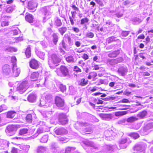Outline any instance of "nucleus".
<instances>
[{"mask_svg": "<svg viewBox=\"0 0 153 153\" xmlns=\"http://www.w3.org/2000/svg\"><path fill=\"white\" fill-rule=\"evenodd\" d=\"M60 61V59L56 55L53 54L49 58L48 64L50 68H53Z\"/></svg>", "mask_w": 153, "mask_h": 153, "instance_id": "1", "label": "nucleus"}, {"mask_svg": "<svg viewBox=\"0 0 153 153\" xmlns=\"http://www.w3.org/2000/svg\"><path fill=\"white\" fill-rule=\"evenodd\" d=\"M29 88L28 83L27 81H24L20 84L16 88L17 91L20 94L24 93Z\"/></svg>", "mask_w": 153, "mask_h": 153, "instance_id": "2", "label": "nucleus"}, {"mask_svg": "<svg viewBox=\"0 0 153 153\" xmlns=\"http://www.w3.org/2000/svg\"><path fill=\"white\" fill-rule=\"evenodd\" d=\"M131 143V141L128 138H122L119 141V146L121 149H125Z\"/></svg>", "mask_w": 153, "mask_h": 153, "instance_id": "3", "label": "nucleus"}, {"mask_svg": "<svg viewBox=\"0 0 153 153\" xmlns=\"http://www.w3.org/2000/svg\"><path fill=\"white\" fill-rule=\"evenodd\" d=\"M105 139L107 140H111L117 135L116 131H114L112 130H107L104 133Z\"/></svg>", "mask_w": 153, "mask_h": 153, "instance_id": "4", "label": "nucleus"}, {"mask_svg": "<svg viewBox=\"0 0 153 153\" xmlns=\"http://www.w3.org/2000/svg\"><path fill=\"white\" fill-rule=\"evenodd\" d=\"M41 11L45 16L44 19L50 18L52 13L51 11V9L49 6H45L42 8Z\"/></svg>", "mask_w": 153, "mask_h": 153, "instance_id": "5", "label": "nucleus"}, {"mask_svg": "<svg viewBox=\"0 0 153 153\" xmlns=\"http://www.w3.org/2000/svg\"><path fill=\"white\" fill-rule=\"evenodd\" d=\"M153 128V122H151L147 124L141 131L142 135L148 134L149 132V130Z\"/></svg>", "mask_w": 153, "mask_h": 153, "instance_id": "6", "label": "nucleus"}, {"mask_svg": "<svg viewBox=\"0 0 153 153\" xmlns=\"http://www.w3.org/2000/svg\"><path fill=\"white\" fill-rule=\"evenodd\" d=\"M17 129L16 126L10 125L7 127L6 131L8 135L11 136L15 133Z\"/></svg>", "mask_w": 153, "mask_h": 153, "instance_id": "7", "label": "nucleus"}, {"mask_svg": "<svg viewBox=\"0 0 153 153\" xmlns=\"http://www.w3.org/2000/svg\"><path fill=\"white\" fill-rule=\"evenodd\" d=\"M59 123L62 125L66 124L68 122V120L66 115L62 113L59 115Z\"/></svg>", "mask_w": 153, "mask_h": 153, "instance_id": "8", "label": "nucleus"}, {"mask_svg": "<svg viewBox=\"0 0 153 153\" xmlns=\"http://www.w3.org/2000/svg\"><path fill=\"white\" fill-rule=\"evenodd\" d=\"M123 60V59L122 58H117L114 59H108L107 61V63L108 65L113 66L122 62Z\"/></svg>", "mask_w": 153, "mask_h": 153, "instance_id": "9", "label": "nucleus"}, {"mask_svg": "<svg viewBox=\"0 0 153 153\" xmlns=\"http://www.w3.org/2000/svg\"><path fill=\"white\" fill-rule=\"evenodd\" d=\"M37 4L35 2L30 1L28 3V8L31 12H34L36 10Z\"/></svg>", "mask_w": 153, "mask_h": 153, "instance_id": "10", "label": "nucleus"}, {"mask_svg": "<svg viewBox=\"0 0 153 153\" xmlns=\"http://www.w3.org/2000/svg\"><path fill=\"white\" fill-rule=\"evenodd\" d=\"M55 102L56 105L59 107H62L64 105V100L59 97H56Z\"/></svg>", "mask_w": 153, "mask_h": 153, "instance_id": "11", "label": "nucleus"}, {"mask_svg": "<svg viewBox=\"0 0 153 153\" xmlns=\"http://www.w3.org/2000/svg\"><path fill=\"white\" fill-rule=\"evenodd\" d=\"M54 131L55 133L57 135L66 134L68 133V131L62 128H56L54 129Z\"/></svg>", "mask_w": 153, "mask_h": 153, "instance_id": "12", "label": "nucleus"}, {"mask_svg": "<svg viewBox=\"0 0 153 153\" xmlns=\"http://www.w3.org/2000/svg\"><path fill=\"white\" fill-rule=\"evenodd\" d=\"M12 71L13 75L15 77L18 76L20 73V69L19 68H18L17 65L15 64L13 66Z\"/></svg>", "mask_w": 153, "mask_h": 153, "instance_id": "13", "label": "nucleus"}, {"mask_svg": "<svg viewBox=\"0 0 153 153\" xmlns=\"http://www.w3.org/2000/svg\"><path fill=\"white\" fill-rule=\"evenodd\" d=\"M30 66L33 69H37L39 67V64L37 61L33 59L30 62Z\"/></svg>", "mask_w": 153, "mask_h": 153, "instance_id": "14", "label": "nucleus"}, {"mask_svg": "<svg viewBox=\"0 0 153 153\" xmlns=\"http://www.w3.org/2000/svg\"><path fill=\"white\" fill-rule=\"evenodd\" d=\"M117 146L116 145H106L105 147V150L109 152L114 151L117 149Z\"/></svg>", "mask_w": 153, "mask_h": 153, "instance_id": "15", "label": "nucleus"}, {"mask_svg": "<svg viewBox=\"0 0 153 153\" xmlns=\"http://www.w3.org/2000/svg\"><path fill=\"white\" fill-rule=\"evenodd\" d=\"M127 69L126 67H121L118 70V72L121 75L124 76L127 72Z\"/></svg>", "mask_w": 153, "mask_h": 153, "instance_id": "16", "label": "nucleus"}, {"mask_svg": "<svg viewBox=\"0 0 153 153\" xmlns=\"http://www.w3.org/2000/svg\"><path fill=\"white\" fill-rule=\"evenodd\" d=\"M60 70L64 76H66L69 75V72L67 68L64 66H62L60 68Z\"/></svg>", "mask_w": 153, "mask_h": 153, "instance_id": "17", "label": "nucleus"}, {"mask_svg": "<svg viewBox=\"0 0 153 153\" xmlns=\"http://www.w3.org/2000/svg\"><path fill=\"white\" fill-rule=\"evenodd\" d=\"M147 111L146 110H143L140 112L137 115L138 120L144 118L147 116Z\"/></svg>", "mask_w": 153, "mask_h": 153, "instance_id": "18", "label": "nucleus"}, {"mask_svg": "<svg viewBox=\"0 0 153 153\" xmlns=\"http://www.w3.org/2000/svg\"><path fill=\"white\" fill-rule=\"evenodd\" d=\"M2 72L4 74L7 75L9 74L11 70L9 65H5L3 67Z\"/></svg>", "mask_w": 153, "mask_h": 153, "instance_id": "19", "label": "nucleus"}, {"mask_svg": "<svg viewBox=\"0 0 153 153\" xmlns=\"http://www.w3.org/2000/svg\"><path fill=\"white\" fill-rule=\"evenodd\" d=\"M36 96L34 94H30L27 97L28 101L31 102H35L36 100Z\"/></svg>", "mask_w": 153, "mask_h": 153, "instance_id": "20", "label": "nucleus"}, {"mask_svg": "<svg viewBox=\"0 0 153 153\" xmlns=\"http://www.w3.org/2000/svg\"><path fill=\"white\" fill-rule=\"evenodd\" d=\"M133 150L134 152H141L143 150V146L141 145L137 144L134 146Z\"/></svg>", "mask_w": 153, "mask_h": 153, "instance_id": "21", "label": "nucleus"}, {"mask_svg": "<svg viewBox=\"0 0 153 153\" xmlns=\"http://www.w3.org/2000/svg\"><path fill=\"white\" fill-rule=\"evenodd\" d=\"M120 53L119 50H117L112 52H110L108 54V56L110 58H114L116 57Z\"/></svg>", "mask_w": 153, "mask_h": 153, "instance_id": "22", "label": "nucleus"}, {"mask_svg": "<svg viewBox=\"0 0 153 153\" xmlns=\"http://www.w3.org/2000/svg\"><path fill=\"white\" fill-rule=\"evenodd\" d=\"M92 132V128L91 127H86L82 129L81 133L83 134L91 133Z\"/></svg>", "mask_w": 153, "mask_h": 153, "instance_id": "23", "label": "nucleus"}, {"mask_svg": "<svg viewBox=\"0 0 153 153\" xmlns=\"http://www.w3.org/2000/svg\"><path fill=\"white\" fill-rule=\"evenodd\" d=\"M84 144L86 145L93 148L94 149L97 148V147L92 142L89 141H86L84 142Z\"/></svg>", "mask_w": 153, "mask_h": 153, "instance_id": "24", "label": "nucleus"}, {"mask_svg": "<svg viewBox=\"0 0 153 153\" xmlns=\"http://www.w3.org/2000/svg\"><path fill=\"white\" fill-rule=\"evenodd\" d=\"M25 19L27 22L30 23H31L33 22V17L32 15L30 14H27L25 16Z\"/></svg>", "mask_w": 153, "mask_h": 153, "instance_id": "25", "label": "nucleus"}, {"mask_svg": "<svg viewBox=\"0 0 153 153\" xmlns=\"http://www.w3.org/2000/svg\"><path fill=\"white\" fill-rule=\"evenodd\" d=\"M100 117L103 120H108L110 118V115L108 114H99Z\"/></svg>", "mask_w": 153, "mask_h": 153, "instance_id": "26", "label": "nucleus"}, {"mask_svg": "<svg viewBox=\"0 0 153 153\" xmlns=\"http://www.w3.org/2000/svg\"><path fill=\"white\" fill-rule=\"evenodd\" d=\"M16 113L13 111L8 112L7 114V117L8 118H12L15 115Z\"/></svg>", "mask_w": 153, "mask_h": 153, "instance_id": "27", "label": "nucleus"}, {"mask_svg": "<svg viewBox=\"0 0 153 153\" xmlns=\"http://www.w3.org/2000/svg\"><path fill=\"white\" fill-rule=\"evenodd\" d=\"M46 149H47L45 147L39 146L38 147L37 149V152L39 153H43L46 151Z\"/></svg>", "mask_w": 153, "mask_h": 153, "instance_id": "28", "label": "nucleus"}, {"mask_svg": "<svg viewBox=\"0 0 153 153\" xmlns=\"http://www.w3.org/2000/svg\"><path fill=\"white\" fill-rule=\"evenodd\" d=\"M25 53L26 57L28 58H29L31 56L30 48V45L28 46L25 52Z\"/></svg>", "mask_w": 153, "mask_h": 153, "instance_id": "29", "label": "nucleus"}, {"mask_svg": "<svg viewBox=\"0 0 153 153\" xmlns=\"http://www.w3.org/2000/svg\"><path fill=\"white\" fill-rule=\"evenodd\" d=\"M88 81H85L84 79H82L80 80L78 82V85L81 86H83L86 85L88 83Z\"/></svg>", "mask_w": 153, "mask_h": 153, "instance_id": "30", "label": "nucleus"}, {"mask_svg": "<svg viewBox=\"0 0 153 153\" xmlns=\"http://www.w3.org/2000/svg\"><path fill=\"white\" fill-rule=\"evenodd\" d=\"M137 120L138 119L137 117L132 116L128 118L126 121L128 123H132Z\"/></svg>", "mask_w": 153, "mask_h": 153, "instance_id": "31", "label": "nucleus"}, {"mask_svg": "<svg viewBox=\"0 0 153 153\" xmlns=\"http://www.w3.org/2000/svg\"><path fill=\"white\" fill-rule=\"evenodd\" d=\"M67 30V28L66 27H62L59 28L58 29L59 32L60 33L61 35H63Z\"/></svg>", "mask_w": 153, "mask_h": 153, "instance_id": "32", "label": "nucleus"}, {"mask_svg": "<svg viewBox=\"0 0 153 153\" xmlns=\"http://www.w3.org/2000/svg\"><path fill=\"white\" fill-rule=\"evenodd\" d=\"M54 24L57 27H59L62 25V23L60 19L56 18L55 19Z\"/></svg>", "mask_w": 153, "mask_h": 153, "instance_id": "33", "label": "nucleus"}, {"mask_svg": "<svg viewBox=\"0 0 153 153\" xmlns=\"http://www.w3.org/2000/svg\"><path fill=\"white\" fill-rule=\"evenodd\" d=\"M39 76V74L38 72H34L32 73L30 78L31 79L37 78Z\"/></svg>", "mask_w": 153, "mask_h": 153, "instance_id": "34", "label": "nucleus"}, {"mask_svg": "<svg viewBox=\"0 0 153 153\" xmlns=\"http://www.w3.org/2000/svg\"><path fill=\"white\" fill-rule=\"evenodd\" d=\"M127 113V111H118L115 112V115L116 116H119L125 115Z\"/></svg>", "mask_w": 153, "mask_h": 153, "instance_id": "35", "label": "nucleus"}, {"mask_svg": "<svg viewBox=\"0 0 153 153\" xmlns=\"http://www.w3.org/2000/svg\"><path fill=\"white\" fill-rule=\"evenodd\" d=\"M4 51H6L8 52H16L17 49L13 48L10 47H7L4 48Z\"/></svg>", "mask_w": 153, "mask_h": 153, "instance_id": "36", "label": "nucleus"}, {"mask_svg": "<svg viewBox=\"0 0 153 153\" xmlns=\"http://www.w3.org/2000/svg\"><path fill=\"white\" fill-rule=\"evenodd\" d=\"M28 130L27 128H23L20 130L19 134L20 135H23L27 133Z\"/></svg>", "mask_w": 153, "mask_h": 153, "instance_id": "37", "label": "nucleus"}, {"mask_svg": "<svg viewBox=\"0 0 153 153\" xmlns=\"http://www.w3.org/2000/svg\"><path fill=\"white\" fill-rule=\"evenodd\" d=\"M37 56L43 60L45 59V54L44 53L41 51H38L37 53Z\"/></svg>", "mask_w": 153, "mask_h": 153, "instance_id": "38", "label": "nucleus"}, {"mask_svg": "<svg viewBox=\"0 0 153 153\" xmlns=\"http://www.w3.org/2000/svg\"><path fill=\"white\" fill-rule=\"evenodd\" d=\"M129 135L134 139H136L139 137V135L137 133H131Z\"/></svg>", "mask_w": 153, "mask_h": 153, "instance_id": "39", "label": "nucleus"}, {"mask_svg": "<svg viewBox=\"0 0 153 153\" xmlns=\"http://www.w3.org/2000/svg\"><path fill=\"white\" fill-rule=\"evenodd\" d=\"M26 121L29 123H31L32 121V116L30 114H27L26 117Z\"/></svg>", "mask_w": 153, "mask_h": 153, "instance_id": "40", "label": "nucleus"}, {"mask_svg": "<svg viewBox=\"0 0 153 153\" xmlns=\"http://www.w3.org/2000/svg\"><path fill=\"white\" fill-rule=\"evenodd\" d=\"M14 6H11L7 7L6 10L5 11L7 13H12L13 10L14 9Z\"/></svg>", "mask_w": 153, "mask_h": 153, "instance_id": "41", "label": "nucleus"}, {"mask_svg": "<svg viewBox=\"0 0 153 153\" xmlns=\"http://www.w3.org/2000/svg\"><path fill=\"white\" fill-rule=\"evenodd\" d=\"M66 61L68 62H74L73 57L71 56H69L66 58Z\"/></svg>", "mask_w": 153, "mask_h": 153, "instance_id": "42", "label": "nucleus"}, {"mask_svg": "<svg viewBox=\"0 0 153 153\" xmlns=\"http://www.w3.org/2000/svg\"><path fill=\"white\" fill-rule=\"evenodd\" d=\"M115 41V38L114 36L108 37L106 39V42L108 44L110 43Z\"/></svg>", "mask_w": 153, "mask_h": 153, "instance_id": "43", "label": "nucleus"}, {"mask_svg": "<svg viewBox=\"0 0 153 153\" xmlns=\"http://www.w3.org/2000/svg\"><path fill=\"white\" fill-rule=\"evenodd\" d=\"M89 21V20L87 18L82 19L81 20L80 24L81 25H85V23L88 22Z\"/></svg>", "mask_w": 153, "mask_h": 153, "instance_id": "44", "label": "nucleus"}, {"mask_svg": "<svg viewBox=\"0 0 153 153\" xmlns=\"http://www.w3.org/2000/svg\"><path fill=\"white\" fill-rule=\"evenodd\" d=\"M85 36L90 38H92L94 36V35L93 33L88 32L86 33Z\"/></svg>", "mask_w": 153, "mask_h": 153, "instance_id": "45", "label": "nucleus"}, {"mask_svg": "<svg viewBox=\"0 0 153 153\" xmlns=\"http://www.w3.org/2000/svg\"><path fill=\"white\" fill-rule=\"evenodd\" d=\"M48 140V136L47 135H45L43 136L40 140V141L42 143H46L47 142Z\"/></svg>", "mask_w": 153, "mask_h": 153, "instance_id": "46", "label": "nucleus"}, {"mask_svg": "<svg viewBox=\"0 0 153 153\" xmlns=\"http://www.w3.org/2000/svg\"><path fill=\"white\" fill-rule=\"evenodd\" d=\"M53 43L56 45L58 41V37L56 34L54 33L53 35Z\"/></svg>", "mask_w": 153, "mask_h": 153, "instance_id": "47", "label": "nucleus"}, {"mask_svg": "<svg viewBox=\"0 0 153 153\" xmlns=\"http://www.w3.org/2000/svg\"><path fill=\"white\" fill-rule=\"evenodd\" d=\"M75 148L74 147H67L65 149V152L66 153H70L71 150H74Z\"/></svg>", "mask_w": 153, "mask_h": 153, "instance_id": "48", "label": "nucleus"}, {"mask_svg": "<svg viewBox=\"0 0 153 153\" xmlns=\"http://www.w3.org/2000/svg\"><path fill=\"white\" fill-rule=\"evenodd\" d=\"M58 140L60 141H63L65 143L68 141L69 139L65 137H61L59 138Z\"/></svg>", "mask_w": 153, "mask_h": 153, "instance_id": "49", "label": "nucleus"}, {"mask_svg": "<svg viewBox=\"0 0 153 153\" xmlns=\"http://www.w3.org/2000/svg\"><path fill=\"white\" fill-rule=\"evenodd\" d=\"M59 88L62 92H64L66 91V87L65 85L61 84L59 85Z\"/></svg>", "mask_w": 153, "mask_h": 153, "instance_id": "50", "label": "nucleus"}, {"mask_svg": "<svg viewBox=\"0 0 153 153\" xmlns=\"http://www.w3.org/2000/svg\"><path fill=\"white\" fill-rule=\"evenodd\" d=\"M21 147L22 149L26 151H27L30 148V146L29 145H24L22 146Z\"/></svg>", "mask_w": 153, "mask_h": 153, "instance_id": "51", "label": "nucleus"}, {"mask_svg": "<svg viewBox=\"0 0 153 153\" xmlns=\"http://www.w3.org/2000/svg\"><path fill=\"white\" fill-rule=\"evenodd\" d=\"M9 25V22H8L3 21L1 22V26L2 27L7 26Z\"/></svg>", "mask_w": 153, "mask_h": 153, "instance_id": "52", "label": "nucleus"}, {"mask_svg": "<svg viewBox=\"0 0 153 153\" xmlns=\"http://www.w3.org/2000/svg\"><path fill=\"white\" fill-rule=\"evenodd\" d=\"M58 147L57 144L54 142H52L51 143V148L52 149H55Z\"/></svg>", "mask_w": 153, "mask_h": 153, "instance_id": "53", "label": "nucleus"}, {"mask_svg": "<svg viewBox=\"0 0 153 153\" xmlns=\"http://www.w3.org/2000/svg\"><path fill=\"white\" fill-rule=\"evenodd\" d=\"M11 62L13 63L12 65L13 66L14 64H15L16 65V57L15 56H12L11 57Z\"/></svg>", "mask_w": 153, "mask_h": 153, "instance_id": "54", "label": "nucleus"}, {"mask_svg": "<svg viewBox=\"0 0 153 153\" xmlns=\"http://www.w3.org/2000/svg\"><path fill=\"white\" fill-rule=\"evenodd\" d=\"M129 31H124L121 33V35L123 37H126L129 34Z\"/></svg>", "mask_w": 153, "mask_h": 153, "instance_id": "55", "label": "nucleus"}, {"mask_svg": "<svg viewBox=\"0 0 153 153\" xmlns=\"http://www.w3.org/2000/svg\"><path fill=\"white\" fill-rule=\"evenodd\" d=\"M43 132L44 130L41 127L38 128L36 131V133L38 134L37 135H38L39 134L42 133Z\"/></svg>", "mask_w": 153, "mask_h": 153, "instance_id": "56", "label": "nucleus"}, {"mask_svg": "<svg viewBox=\"0 0 153 153\" xmlns=\"http://www.w3.org/2000/svg\"><path fill=\"white\" fill-rule=\"evenodd\" d=\"M119 106V107H123L120 109L121 110L126 109L128 108L127 107H128V106L125 105H120Z\"/></svg>", "mask_w": 153, "mask_h": 153, "instance_id": "57", "label": "nucleus"}, {"mask_svg": "<svg viewBox=\"0 0 153 153\" xmlns=\"http://www.w3.org/2000/svg\"><path fill=\"white\" fill-rule=\"evenodd\" d=\"M134 21L136 22V23L134 24H137L141 22L142 21L139 18H136L134 19Z\"/></svg>", "mask_w": 153, "mask_h": 153, "instance_id": "58", "label": "nucleus"}, {"mask_svg": "<svg viewBox=\"0 0 153 153\" xmlns=\"http://www.w3.org/2000/svg\"><path fill=\"white\" fill-rule=\"evenodd\" d=\"M13 34L14 35H16L18 34L20 32L19 30L18 29H15L13 30Z\"/></svg>", "mask_w": 153, "mask_h": 153, "instance_id": "59", "label": "nucleus"}, {"mask_svg": "<svg viewBox=\"0 0 153 153\" xmlns=\"http://www.w3.org/2000/svg\"><path fill=\"white\" fill-rule=\"evenodd\" d=\"M74 71L76 72H81V70L77 66L74 67Z\"/></svg>", "mask_w": 153, "mask_h": 153, "instance_id": "60", "label": "nucleus"}, {"mask_svg": "<svg viewBox=\"0 0 153 153\" xmlns=\"http://www.w3.org/2000/svg\"><path fill=\"white\" fill-rule=\"evenodd\" d=\"M81 101V98H79L77 100L75 104H71V106H73L74 105H77L79 104Z\"/></svg>", "mask_w": 153, "mask_h": 153, "instance_id": "61", "label": "nucleus"}, {"mask_svg": "<svg viewBox=\"0 0 153 153\" xmlns=\"http://www.w3.org/2000/svg\"><path fill=\"white\" fill-rule=\"evenodd\" d=\"M72 29L74 32L76 33H78L79 31V28L76 27H72Z\"/></svg>", "mask_w": 153, "mask_h": 153, "instance_id": "62", "label": "nucleus"}, {"mask_svg": "<svg viewBox=\"0 0 153 153\" xmlns=\"http://www.w3.org/2000/svg\"><path fill=\"white\" fill-rule=\"evenodd\" d=\"M6 109V107L5 105H2L0 106V112H1L4 110Z\"/></svg>", "mask_w": 153, "mask_h": 153, "instance_id": "63", "label": "nucleus"}, {"mask_svg": "<svg viewBox=\"0 0 153 153\" xmlns=\"http://www.w3.org/2000/svg\"><path fill=\"white\" fill-rule=\"evenodd\" d=\"M41 44L44 48H46L47 47V43L45 41L42 42Z\"/></svg>", "mask_w": 153, "mask_h": 153, "instance_id": "64", "label": "nucleus"}]
</instances>
